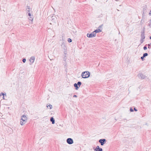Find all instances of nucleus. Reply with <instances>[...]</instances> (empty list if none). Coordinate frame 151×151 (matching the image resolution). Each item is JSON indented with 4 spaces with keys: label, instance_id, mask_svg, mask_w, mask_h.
I'll use <instances>...</instances> for the list:
<instances>
[{
    "label": "nucleus",
    "instance_id": "1",
    "mask_svg": "<svg viewBox=\"0 0 151 151\" xmlns=\"http://www.w3.org/2000/svg\"><path fill=\"white\" fill-rule=\"evenodd\" d=\"M27 120V117L26 116L24 115L21 117L20 124L21 125L24 124L26 122Z\"/></svg>",
    "mask_w": 151,
    "mask_h": 151
},
{
    "label": "nucleus",
    "instance_id": "2",
    "mask_svg": "<svg viewBox=\"0 0 151 151\" xmlns=\"http://www.w3.org/2000/svg\"><path fill=\"white\" fill-rule=\"evenodd\" d=\"M90 76V73L88 71L83 72L82 73L81 76L83 78H88Z\"/></svg>",
    "mask_w": 151,
    "mask_h": 151
},
{
    "label": "nucleus",
    "instance_id": "3",
    "mask_svg": "<svg viewBox=\"0 0 151 151\" xmlns=\"http://www.w3.org/2000/svg\"><path fill=\"white\" fill-rule=\"evenodd\" d=\"M62 48L64 50V53L65 54L66 53L67 47L64 42L62 43L61 45Z\"/></svg>",
    "mask_w": 151,
    "mask_h": 151
},
{
    "label": "nucleus",
    "instance_id": "4",
    "mask_svg": "<svg viewBox=\"0 0 151 151\" xmlns=\"http://www.w3.org/2000/svg\"><path fill=\"white\" fill-rule=\"evenodd\" d=\"M66 141L67 142L69 145H71L73 143V139L70 138L67 139Z\"/></svg>",
    "mask_w": 151,
    "mask_h": 151
},
{
    "label": "nucleus",
    "instance_id": "5",
    "mask_svg": "<svg viewBox=\"0 0 151 151\" xmlns=\"http://www.w3.org/2000/svg\"><path fill=\"white\" fill-rule=\"evenodd\" d=\"M87 36L89 38H91L94 37H95L96 36L95 33L92 32L90 34L88 33L87 35Z\"/></svg>",
    "mask_w": 151,
    "mask_h": 151
},
{
    "label": "nucleus",
    "instance_id": "6",
    "mask_svg": "<svg viewBox=\"0 0 151 151\" xmlns=\"http://www.w3.org/2000/svg\"><path fill=\"white\" fill-rule=\"evenodd\" d=\"M99 142L101 145H103L106 143V140L105 139H99Z\"/></svg>",
    "mask_w": 151,
    "mask_h": 151
},
{
    "label": "nucleus",
    "instance_id": "7",
    "mask_svg": "<svg viewBox=\"0 0 151 151\" xmlns=\"http://www.w3.org/2000/svg\"><path fill=\"white\" fill-rule=\"evenodd\" d=\"M140 78L142 79H144L146 78V76L142 74H139L138 75Z\"/></svg>",
    "mask_w": 151,
    "mask_h": 151
},
{
    "label": "nucleus",
    "instance_id": "8",
    "mask_svg": "<svg viewBox=\"0 0 151 151\" xmlns=\"http://www.w3.org/2000/svg\"><path fill=\"white\" fill-rule=\"evenodd\" d=\"M35 60V58L34 56H32L31 57L29 60L30 61V64L31 65L34 62Z\"/></svg>",
    "mask_w": 151,
    "mask_h": 151
},
{
    "label": "nucleus",
    "instance_id": "9",
    "mask_svg": "<svg viewBox=\"0 0 151 151\" xmlns=\"http://www.w3.org/2000/svg\"><path fill=\"white\" fill-rule=\"evenodd\" d=\"M141 39H144L145 38V31L144 30H143V31H142L141 32Z\"/></svg>",
    "mask_w": 151,
    "mask_h": 151
},
{
    "label": "nucleus",
    "instance_id": "10",
    "mask_svg": "<svg viewBox=\"0 0 151 151\" xmlns=\"http://www.w3.org/2000/svg\"><path fill=\"white\" fill-rule=\"evenodd\" d=\"M94 150L95 151H102L103 150L102 148H100L98 146H97Z\"/></svg>",
    "mask_w": 151,
    "mask_h": 151
},
{
    "label": "nucleus",
    "instance_id": "11",
    "mask_svg": "<svg viewBox=\"0 0 151 151\" xmlns=\"http://www.w3.org/2000/svg\"><path fill=\"white\" fill-rule=\"evenodd\" d=\"M50 121L52 122V124H55V120L53 117H51L50 119Z\"/></svg>",
    "mask_w": 151,
    "mask_h": 151
},
{
    "label": "nucleus",
    "instance_id": "12",
    "mask_svg": "<svg viewBox=\"0 0 151 151\" xmlns=\"http://www.w3.org/2000/svg\"><path fill=\"white\" fill-rule=\"evenodd\" d=\"M101 31L99 29H98L94 31L93 32L95 33V34L96 35V33L99 32Z\"/></svg>",
    "mask_w": 151,
    "mask_h": 151
},
{
    "label": "nucleus",
    "instance_id": "13",
    "mask_svg": "<svg viewBox=\"0 0 151 151\" xmlns=\"http://www.w3.org/2000/svg\"><path fill=\"white\" fill-rule=\"evenodd\" d=\"M74 86L75 87V89L76 90H78L79 88V87L78 86V85L77 83H75L74 84Z\"/></svg>",
    "mask_w": 151,
    "mask_h": 151
},
{
    "label": "nucleus",
    "instance_id": "14",
    "mask_svg": "<svg viewBox=\"0 0 151 151\" xmlns=\"http://www.w3.org/2000/svg\"><path fill=\"white\" fill-rule=\"evenodd\" d=\"M77 85H78V86H79V87H80V86L81 85V82L80 81H78V82L77 83Z\"/></svg>",
    "mask_w": 151,
    "mask_h": 151
},
{
    "label": "nucleus",
    "instance_id": "15",
    "mask_svg": "<svg viewBox=\"0 0 151 151\" xmlns=\"http://www.w3.org/2000/svg\"><path fill=\"white\" fill-rule=\"evenodd\" d=\"M144 41V39H141H141L140 40V43H142Z\"/></svg>",
    "mask_w": 151,
    "mask_h": 151
},
{
    "label": "nucleus",
    "instance_id": "16",
    "mask_svg": "<svg viewBox=\"0 0 151 151\" xmlns=\"http://www.w3.org/2000/svg\"><path fill=\"white\" fill-rule=\"evenodd\" d=\"M148 55V54L147 53H145L143 54V56L144 57L147 56Z\"/></svg>",
    "mask_w": 151,
    "mask_h": 151
},
{
    "label": "nucleus",
    "instance_id": "17",
    "mask_svg": "<svg viewBox=\"0 0 151 151\" xmlns=\"http://www.w3.org/2000/svg\"><path fill=\"white\" fill-rule=\"evenodd\" d=\"M29 19L31 21H32L33 20V18L30 16V17L29 18Z\"/></svg>",
    "mask_w": 151,
    "mask_h": 151
},
{
    "label": "nucleus",
    "instance_id": "18",
    "mask_svg": "<svg viewBox=\"0 0 151 151\" xmlns=\"http://www.w3.org/2000/svg\"><path fill=\"white\" fill-rule=\"evenodd\" d=\"M147 45H145L143 47V49L144 50H146L147 49V47L146 46Z\"/></svg>",
    "mask_w": 151,
    "mask_h": 151
},
{
    "label": "nucleus",
    "instance_id": "19",
    "mask_svg": "<svg viewBox=\"0 0 151 151\" xmlns=\"http://www.w3.org/2000/svg\"><path fill=\"white\" fill-rule=\"evenodd\" d=\"M27 9H28V10H27V12H30L29 9H30V6H27Z\"/></svg>",
    "mask_w": 151,
    "mask_h": 151
},
{
    "label": "nucleus",
    "instance_id": "20",
    "mask_svg": "<svg viewBox=\"0 0 151 151\" xmlns=\"http://www.w3.org/2000/svg\"><path fill=\"white\" fill-rule=\"evenodd\" d=\"M52 20L55 19H57V18L55 16H52Z\"/></svg>",
    "mask_w": 151,
    "mask_h": 151
},
{
    "label": "nucleus",
    "instance_id": "21",
    "mask_svg": "<svg viewBox=\"0 0 151 151\" xmlns=\"http://www.w3.org/2000/svg\"><path fill=\"white\" fill-rule=\"evenodd\" d=\"M148 26L150 27H151V19L150 21V23L148 24Z\"/></svg>",
    "mask_w": 151,
    "mask_h": 151
},
{
    "label": "nucleus",
    "instance_id": "22",
    "mask_svg": "<svg viewBox=\"0 0 151 151\" xmlns=\"http://www.w3.org/2000/svg\"><path fill=\"white\" fill-rule=\"evenodd\" d=\"M68 41L69 42H72V40L70 38H69L68 40Z\"/></svg>",
    "mask_w": 151,
    "mask_h": 151
},
{
    "label": "nucleus",
    "instance_id": "23",
    "mask_svg": "<svg viewBox=\"0 0 151 151\" xmlns=\"http://www.w3.org/2000/svg\"><path fill=\"white\" fill-rule=\"evenodd\" d=\"M148 48L150 49L151 48V45L150 44H148Z\"/></svg>",
    "mask_w": 151,
    "mask_h": 151
},
{
    "label": "nucleus",
    "instance_id": "24",
    "mask_svg": "<svg viewBox=\"0 0 151 151\" xmlns=\"http://www.w3.org/2000/svg\"><path fill=\"white\" fill-rule=\"evenodd\" d=\"M26 59L25 58H24L22 59V61L24 63L26 62Z\"/></svg>",
    "mask_w": 151,
    "mask_h": 151
},
{
    "label": "nucleus",
    "instance_id": "25",
    "mask_svg": "<svg viewBox=\"0 0 151 151\" xmlns=\"http://www.w3.org/2000/svg\"><path fill=\"white\" fill-rule=\"evenodd\" d=\"M144 58H145L144 57V56L143 55L141 57V58L142 59V60L143 61V60H144Z\"/></svg>",
    "mask_w": 151,
    "mask_h": 151
},
{
    "label": "nucleus",
    "instance_id": "26",
    "mask_svg": "<svg viewBox=\"0 0 151 151\" xmlns=\"http://www.w3.org/2000/svg\"><path fill=\"white\" fill-rule=\"evenodd\" d=\"M130 111L131 112H133L134 110H133V109L132 108H131L130 109Z\"/></svg>",
    "mask_w": 151,
    "mask_h": 151
},
{
    "label": "nucleus",
    "instance_id": "27",
    "mask_svg": "<svg viewBox=\"0 0 151 151\" xmlns=\"http://www.w3.org/2000/svg\"><path fill=\"white\" fill-rule=\"evenodd\" d=\"M4 95H5L4 94V93H2V92L0 94V96H1V95H2V96H4Z\"/></svg>",
    "mask_w": 151,
    "mask_h": 151
},
{
    "label": "nucleus",
    "instance_id": "28",
    "mask_svg": "<svg viewBox=\"0 0 151 151\" xmlns=\"http://www.w3.org/2000/svg\"><path fill=\"white\" fill-rule=\"evenodd\" d=\"M134 111H137V109H136L135 108H134Z\"/></svg>",
    "mask_w": 151,
    "mask_h": 151
},
{
    "label": "nucleus",
    "instance_id": "29",
    "mask_svg": "<svg viewBox=\"0 0 151 151\" xmlns=\"http://www.w3.org/2000/svg\"><path fill=\"white\" fill-rule=\"evenodd\" d=\"M49 106L50 107V109H51L52 107V105H50V104H49Z\"/></svg>",
    "mask_w": 151,
    "mask_h": 151
},
{
    "label": "nucleus",
    "instance_id": "30",
    "mask_svg": "<svg viewBox=\"0 0 151 151\" xmlns=\"http://www.w3.org/2000/svg\"><path fill=\"white\" fill-rule=\"evenodd\" d=\"M73 97H77V95H73Z\"/></svg>",
    "mask_w": 151,
    "mask_h": 151
},
{
    "label": "nucleus",
    "instance_id": "31",
    "mask_svg": "<svg viewBox=\"0 0 151 151\" xmlns=\"http://www.w3.org/2000/svg\"><path fill=\"white\" fill-rule=\"evenodd\" d=\"M28 16H30H30H31V14H30V13H29L28 14Z\"/></svg>",
    "mask_w": 151,
    "mask_h": 151
},
{
    "label": "nucleus",
    "instance_id": "32",
    "mask_svg": "<svg viewBox=\"0 0 151 151\" xmlns=\"http://www.w3.org/2000/svg\"><path fill=\"white\" fill-rule=\"evenodd\" d=\"M3 99H4V96H3Z\"/></svg>",
    "mask_w": 151,
    "mask_h": 151
},
{
    "label": "nucleus",
    "instance_id": "33",
    "mask_svg": "<svg viewBox=\"0 0 151 151\" xmlns=\"http://www.w3.org/2000/svg\"><path fill=\"white\" fill-rule=\"evenodd\" d=\"M149 15H151V12H150V13H149Z\"/></svg>",
    "mask_w": 151,
    "mask_h": 151
},
{
    "label": "nucleus",
    "instance_id": "34",
    "mask_svg": "<svg viewBox=\"0 0 151 151\" xmlns=\"http://www.w3.org/2000/svg\"><path fill=\"white\" fill-rule=\"evenodd\" d=\"M48 106H49V105H47V107H48Z\"/></svg>",
    "mask_w": 151,
    "mask_h": 151
},
{
    "label": "nucleus",
    "instance_id": "35",
    "mask_svg": "<svg viewBox=\"0 0 151 151\" xmlns=\"http://www.w3.org/2000/svg\"><path fill=\"white\" fill-rule=\"evenodd\" d=\"M150 39L151 40V36L150 37Z\"/></svg>",
    "mask_w": 151,
    "mask_h": 151
},
{
    "label": "nucleus",
    "instance_id": "36",
    "mask_svg": "<svg viewBox=\"0 0 151 151\" xmlns=\"http://www.w3.org/2000/svg\"><path fill=\"white\" fill-rule=\"evenodd\" d=\"M150 12H151V10H150Z\"/></svg>",
    "mask_w": 151,
    "mask_h": 151
}]
</instances>
